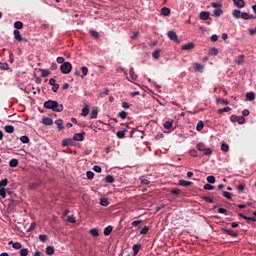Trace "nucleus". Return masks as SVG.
<instances>
[{"instance_id": "19", "label": "nucleus", "mask_w": 256, "mask_h": 256, "mask_svg": "<svg viewBox=\"0 0 256 256\" xmlns=\"http://www.w3.org/2000/svg\"><path fill=\"white\" fill-rule=\"evenodd\" d=\"M42 123H43V125H53V119H51L49 117H44L42 119Z\"/></svg>"}, {"instance_id": "16", "label": "nucleus", "mask_w": 256, "mask_h": 256, "mask_svg": "<svg viewBox=\"0 0 256 256\" xmlns=\"http://www.w3.org/2000/svg\"><path fill=\"white\" fill-rule=\"evenodd\" d=\"M161 13H162V15H164V17H169L171 15V9H169L167 7H163L161 9Z\"/></svg>"}, {"instance_id": "48", "label": "nucleus", "mask_w": 256, "mask_h": 256, "mask_svg": "<svg viewBox=\"0 0 256 256\" xmlns=\"http://www.w3.org/2000/svg\"><path fill=\"white\" fill-rule=\"evenodd\" d=\"M161 53V50L157 49L152 53L153 59H159V55Z\"/></svg>"}, {"instance_id": "22", "label": "nucleus", "mask_w": 256, "mask_h": 256, "mask_svg": "<svg viewBox=\"0 0 256 256\" xmlns=\"http://www.w3.org/2000/svg\"><path fill=\"white\" fill-rule=\"evenodd\" d=\"M129 75L131 76V79H133V81H137V74H135V69L133 67L130 68Z\"/></svg>"}, {"instance_id": "33", "label": "nucleus", "mask_w": 256, "mask_h": 256, "mask_svg": "<svg viewBox=\"0 0 256 256\" xmlns=\"http://www.w3.org/2000/svg\"><path fill=\"white\" fill-rule=\"evenodd\" d=\"M41 72V77L45 78V77H49V75L51 74V72H49V70L47 69H40Z\"/></svg>"}, {"instance_id": "3", "label": "nucleus", "mask_w": 256, "mask_h": 256, "mask_svg": "<svg viewBox=\"0 0 256 256\" xmlns=\"http://www.w3.org/2000/svg\"><path fill=\"white\" fill-rule=\"evenodd\" d=\"M221 231L223 233H226V235H229L230 237H234V238L239 237V234L237 232L233 231L232 229L221 228Z\"/></svg>"}, {"instance_id": "47", "label": "nucleus", "mask_w": 256, "mask_h": 256, "mask_svg": "<svg viewBox=\"0 0 256 256\" xmlns=\"http://www.w3.org/2000/svg\"><path fill=\"white\" fill-rule=\"evenodd\" d=\"M147 233H149V228H148V226H144V227L140 230V235H147Z\"/></svg>"}, {"instance_id": "11", "label": "nucleus", "mask_w": 256, "mask_h": 256, "mask_svg": "<svg viewBox=\"0 0 256 256\" xmlns=\"http://www.w3.org/2000/svg\"><path fill=\"white\" fill-rule=\"evenodd\" d=\"M233 3L238 9H243V7H245V0H233Z\"/></svg>"}, {"instance_id": "12", "label": "nucleus", "mask_w": 256, "mask_h": 256, "mask_svg": "<svg viewBox=\"0 0 256 256\" xmlns=\"http://www.w3.org/2000/svg\"><path fill=\"white\" fill-rule=\"evenodd\" d=\"M178 185H180V187H191V185H193V182L186 181V180H179Z\"/></svg>"}, {"instance_id": "52", "label": "nucleus", "mask_w": 256, "mask_h": 256, "mask_svg": "<svg viewBox=\"0 0 256 256\" xmlns=\"http://www.w3.org/2000/svg\"><path fill=\"white\" fill-rule=\"evenodd\" d=\"M201 199H202L203 201H206V203H213L212 198L209 197V196H201Z\"/></svg>"}, {"instance_id": "34", "label": "nucleus", "mask_w": 256, "mask_h": 256, "mask_svg": "<svg viewBox=\"0 0 256 256\" xmlns=\"http://www.w3.org/2000/svg\"><path fill=\"white\" fill-rule=\"evenodd\" d=\"M82 117H87L89 115V106L86 105L83 109H82V113H81Z\"/></svg>"}, {"instance_id": "6", "label": "nucleus", "mask_w": 256, "mask_h": 256, "mask_svg": "<svg viewBox=\"0 0 256 256\" xmlns=\"http://www.w3.org/2000/svg\"><path fill=\"white\" fill-rule=\"evenodd\" d=\"M182 51H191V49H195V43L188 42L181 46Z\"/></svg>"}, {"instance_id": "38", "label": "nucleus", "mask_w": 256, "mask_h": 256, "mask_svg": "<svg viewBox=\"0 0 256 256\" xmlns=\"http://www.w3.org/2000/svg\"><path fill=\"white\" fill-rule=\"evenodd\" d=\"M205 127V124L203 123V121H199L198 123H197V126H196V130L197 131H203V128Z\"/></svg>"}, {"instance_id": "21", "label": "nucleus", "mask_w": 256, "mask_h": 256, "mask_svg": "<svg viewBox=\"0 0 256 256\" xmlns=\"http://www.w3.org/2000/svg\"><path fill=\"white\" fill-rule=\"evenodd\" d=\"M9 185V180L7 178H4L0 181V189H5Z\"/></svg>"}, {"instance_id": "44", "label": "nucleus", "mask_w": 256, "mask_h": 256, "mask_svg": "<svg viewBox=\"0 0 256 256\" xmlns=\"http://www.w3.org/2000/svg\"><path fill=\"white\" fill-rule=\"evenodd\" d=\"M0 196L2 199H5V197H7V189L0 188Z\"/></svg>"}, {"instance_id": "31", "label": "nucleus", "mask_w": 256, "mask_h": 256, "mask_svg": "<svg viewBox=\"0 0 256 256\" xmlns=\"http://www.w3.org/2000/svg\"><path fill=\"white\" fill-rule=\"evenodd\" d=\"M81 72H82V75H81V78L83 79V77H87L88 73H89V69L85 66L81 67Z\"/></svg>"}, {"instance_id": "45", "label": "nucleus", "mask_w": 256, "mask_h": 256, "mask_svg": "<svg viewBox=\"0 0 256 256\" xmlns=\"http://www.w3.org/2000/svg\"><path fill=\"white\" fill-rule=\"evenodd\" d=\"M0 69L2 71H7V69H9V64L0 62Z\"/></svg>"}, {"instance_id": "10", "label": "nucleus", "mask_w": 256, "mask_h": 256, "mask_svg": "<svg viewBox=\"0 0 256 256\" xmlns=\"http://www.w3.org/2000/svg\"><path fill=\"white\" fill-rule=\"evenodd\" d=\"M41 183V180H38L37 182L30 184L29 189H31V191H35L36 189H39V187H41Z\"/></svg>"}, {"instance_id": "63", "label": "nucleus", "mask_w": 256, "mask_h": 256, "mask_svg": "<svg viewBox=\"0 0 256 256\" xmlns=\"http://www.w3.org/2000/svg\"><path fill=\"white\" fill-rule=\"evenodd\" d=\"M203 153H204V155H211V153H212L211 148H205L203 150Z\"/></svg>"}, {"instance_id": "36", "label": "nucleus", "mask_w": 256, "mask_h": 256, "mask_svg": "<svg viewBox=\"0 0 256 256\" xmlns=\"http://www.w3.org/2000/svg\"><path fill=\"white\" fill-rule=\"evenodd\" d=\"M90 235H92V237H99V230L97 228L91 229Z\"/></svg>"}, {"instance_id": "27", "label": "nucleus", "mask_w": 256, "mask_h": 256, "mask_svg": "<svg viewBox=\"0 0 256 256\" xmlns=\"http://www.w3.org/2000/svg\"><path fill=\"white\" fill-rule=\"evenodd\" d=\"M246 99H247L248 101H254V100H255V93H253V92H247V93H246Z\"/></svg>"}, {"instance_id": "8", "label": "nucleus", "mask_w": 256, "mask_h": 256, "mask_svg": "<svg viewBox=\"0 0 256 256\" xmlns=\"http://www.w3.org/2000/svg\"><path fill=\"white\" fill-rule=\"evenodd\" d=\"M240 19H244L245 21H249L251 19H256V17L253 14H247V12H243L241 14V18Z\"/></svg>"}, {"instance_id": "49", "label": "nucleus", "mask_w": 256, "mask_h": 256, "mask_svg": "<svg viewBox=\"0 0 256 256\" xmlns=\"http://www.w3.org/2000/svg\"><path fill=\"white\" fill-rule=\"evenodd\" d=\"M221 149H222V151H224V153H227V151H229V144L222 143L221 144Z\"/></svg>"}, {"instance_id": "5", "label": "nucleus", "mask_w": 256, "mask_h": 256, "mask_svg": "<svg viewBox=\"0 0 256 256\" xmlns=\"http://www.w3.org/2000/svg\"><path fill=\"white\" fill-rule=\"evenodd\" d=\"M168 35V38L171 40V41H174L175 43H179V38L177 36V32L175 31H169L167 33Z\"/></svg>"}, {"instance_id": "2", "label": "nucleus", "mask_w": 256, "mask_h": 256, "mask_svg": "<svg viewBox=\"0 0 256 256\" xmlns=\"http://www.w3.org/2000/svg\"><path fill=\"white\" fill-rule=\"evenodd\" d=\"M72 69H73V65H71L70 62H64L60 66V71L61 73H63V75H69Z\"/></svg>"}, {"instance_id": "29", "label": "nucleus", "mask_w": 256, "mask_h": 256, "mask_svg": "<svg viewBox=\"0 0 256 256\" xmlns=\"http://www.w3.org/2000/svg\"><path fill=\"white\" fill-rule=\"evenodd\" d=\"M100 205L102 207H109V200H107V198H101L100 199Z\"/></svg>"}, {"instance_id": "57", "label": "nucleus", "mask_w": 256, "mask_h": 256, "mask_svg": "<svg viewBox=\"0 0 256 256\" xmlns=\"http://www.w3.org/2000/svg\"><path fill=\"white\" fill-rule=\"evenodd\" d=\"M12 247H13V249H21V247H23V245H21L20 242H14L12 244Z\"/></svg>"}, {"instance_id": "9", "label": "nucleus", "mask_w": 256, "mask_h": 256, "mask_svg": "<svg viewBox=\"0 0 256 256\" xmlns=\"http://www.w3.org/2000/svg\"><path fill=\"white\" fill-rule=\"evenodd\" d=\"M73 138H66L62 140V147H69L73 145Z\"/></svg>"}, {"instance_id": "62", "label": "nucleus", "mask_w": 256, "mask_h": 256, "mask_svg": "<svg viewBox=\"0 0 256 256\" xmlns=\"http://www.w3.org/2000/svg\"><path fill=\"white\" fill-rule=\"evenodd\" d=\"M17 165H19V161H10L9 162L10 167H17Z\"/></svg>"}, {"instance_id": "14", "label": "nucleus", "mask_w": 256, "mask_h": 256, "mask_svg": "<svg viewBox=\"0 0 256 256\" xmlns=\"http://www.w3.org/2000/svg\"><path fill=\"white\" fill-rule=\"evenodd\" d=\"M209 17H210L209 12H207V11L200 12V19L202 21H207V19H209Z\"/></svg>"}, {"instance_id": "1", "label": "nucleus", "mask_w": 256, "mask_h": 256, "mask_svg": "<svg viewBox=\"0 0 256 256\" xmlns=\"http://www.w3.org/2000/svg\"><path fill=\"white\" fill-rule=\"evenodd\" d=\"M44 109H49L50 111H53L54 113H61L63 109V104H59V102L55 100H47L43 104Z\"/></svg>"}, {"instance_id": "54", "label": "nucleus", "mask_w": 256, "mask_h": 256, "mask_svg": "<svg viewBox=\"0 0 256 256\" xmlns=\"http://www.w3.org/2000/svg\"><path fill=\"white\" fill-rule=\"evenodd\" d=\"M222 194H223V197H225L226 199H228V200L232 199L231 193H229L227 191H223Z\"/></svg>"}, {"instance_id": "13", "label": "nucleus", "mask_w": 256, "mask_h": 256, "mask_svg": "<svg viewBox=\"0 0 256 256\" xmlns=\"http://www.w3.org/2000/svg\"><path fill=\"white\" fill-rule=\"evenodd\" d=\"M243 61H245V55L243 54L235 58L236 65H243Z\"/></svg>"}, {"instance_id": "59", "label": "nucleus", "mask_w": 256, "mask_h": 256, "mask_svg": "<svg viewBox=\"0 0 256 256\" xmlns=\"http://www.w3.org/2000/svg\"><path fill=\"white\" fill-rule=\"evenodd\" d=\"M141 223H143V220H135L131 223V225H133V227H139Z\"/></svg>"}, {"instance_id": "56", "label": "nucleus", "mask_w": 256, "mask_h": 256, "mask_svg": "<svg viewBox=\"0 0 256 256\" xmlns=\"http://www.w3.org/2000/svg\"><path fill=\"white\" fill-rule=\"evenodd\" d=\"M118 117H120V119H127V112L125 111L119 112Z\"/></svg>"}, {"instance_id": "40", "label": "nucleus", "mask_w": 256, "mask_h": 256, "mask_svg": "<svg viewBox=\"0 0 256 256\" xmlns=\"http://www.w3.org/2000/svg\"><path fill=\"white\" fill-rule=\"evenodd\" d=\"M86 176H87V179H89V181H91L94 179L95 173L93 171H87Z\"/></svg>"}, {"instance_id": "39", "label": "nucleus", "mask_w": 256, "mask_h": 256, "mask_svg": "<svg viewBox=\"0 0 256 256\" xmlns=\"http://www.w3.org/2000/svg\"><path fill=\"white\" fill-rule=\"evenodd\" d=\"M229 111H231V108L229 106H227V107H224L222 109H219L218 113H219V115H221L223 113H229Z\"/></svg>"}, {"instance_id": "64", "label": "nucleus", "mask_w": 256, "mask_h": 256, "mask_svg": "<svg viewBox=\"0 0 256 256\" xmlns=\"http://www.w3.org/2000/svg\"><path fill=\"white\" fill-rule=\"evenodd\" d=\"M67 221H68V223H75L76 220L73 216H68Z\"/></svg>"}, {"instance_id": "37", "label": "nucleus", "mask_w": 256, "mask_h": 256, "mask_svg": "<svg viewBox=\"0 0 256 256\" xmlns=\"http://www.w3.org/2000/svg\"><path fill=\"white\" fill-rule=\"evenodd\" d=\"M172 128H173V121H166L164 123V129L169 130V129H172Z\"/></svg>"}, {"instance_id": "46", "label": "nucleus", "mask_w": 256, "mask_h": 256, "mask_svg": "<svg viewBox=\"0 0 256 256\" xmlns=\"http://www.w3.org/2000/svg\"><path fill=\"white\" fill-rule=\"evenodd\" d=\"M203 189H205V191H213V189H215V186L211 184H205Z\"/></svg>"}, {"instance_id": "55", "label": "nucleus", "mask_w": 256, "mask_h": 256, "mask_svg": "<svg viewBox=\"0 0 256 256\" xmlns=\"http://www.w3.org/2000/svg\"><path fill=\"white\" fill-rule=\"evenodd\" d=\"M237 123H239V125L245 124V117L244 116H238Z\"/></svg>"}, {"instance_id": "35", "label": "nucleus", "mask_w": 256, "mask_h": 256, "mask_svg": "<svg viewBox=\"0 0 256 256\" xmlns=\"http://www.w3.org/2000/svg\"><path fill=\"white\" fill-rule=\"evenodd\" d=\"M140 181L142 185H149L151 183V181H149L145 176H141Z\"/></svg>"}, {"instance_id": "20", "label": "nucleus", "mask_w": 256, "mask_h": 256, "mask_svg": "<svg viewBox=\"0 0 256 256\" xmlns=\"http://www.w3.org/2000/svg\"><path fill=\"white\" fill-rule=\"evenodd\" d=\"M4 131L6 133H15V127H13L12 125H6L4 127Z\"/></svg>"}, {"instance_id": "4", "label": "nucleus", "mask_w": 256, "mask_h": 256, "mask_svg": "<svg viewBox=\"0 0 256 256\" xmlns=\"http://www.w3.org/2000/svg\"><path fill=\"white\" fill-rule=\"evenodd\" d=\"M14 34V39L16 41H25L27 43V38H24L23 36H21V32L19 30H14L13 31Z\"/></svg>"}, {"instance_id": "30", "label": "nucleus", "mask_w": 256, "mask_h": 256, "mask_svg": "<svg viewBox=\"0 0 256 256\" xmlns=\"http://www.w3.org/2000/svg\"><path fill=\"white\" fill-rule=\"evenodd\" d=\"M97 115H99V111H97V108H94V109L91 111L90 119H97Z\"/></svg>"}, {"instance_id": "23", "label": "nucleus", "mask_w": 256, "mask_h": 256, "mask_svg": "<svg viewBox=\"0 0 256 256\" xmlns=\"http://www.w3.org/2000/svg\"><path fill=\"white\" fill-rule=\"evenodd\" d=\"M194 70L197 71L198 73H203V65H201L199 63H195Z\"/></svg>"}, {"instance_id": "7", "label": "nucleus", "mask_w": 256, "mask_h": 256, "mask_svg": "<svg viewBox=\"0 0 256 256\" xmlns=\"http://www.w3.org/2000/svg\"><path fill=\"white\" fill-rule=\"evenodd\" d=\"M72 139L73 141H83L85 139V132L74 134Z\"/></svg>"}, {"instance_id": "58", "label": "nucleus", "mask_w": 256, "mask_h": 256, "mask_svg": "<svg viewBox=\"0 0 256 256\" xmlns=\"http://www.w3.org/2000/svg\"><path fill=\"white\" fill-rule=\"evenodd\" d=\"M93 171H95V173H101L103 171V169L101 168V166L95 165L93 167Z\"/></svg>"}, {"instance_id": "53", "label": "nucleus", "mask_w": 256, "mask_h": 256, "mask_svg": "<svg viewBox=\"0 0 256 256\" xmlns=\"http://www.w3.org/2000/svg\"><path fill=\"white\" fill-rule=\"evenodd\" d=\"M39 241H41L42 243H45V241H47V234H40Z\"/></svg>"}, {"instance_id": "51", "label": "nucleus", "mask_w": 256, "mask_h": 256, "mask_svg": "<svg viewBox=\"0 0 256 256\" xmlns=\"http://www.w3.org/2000/svg\"><path fill=\"white\" fill-rule=\"evenodd\" d=\"M206 180L208 183L213 184L215 183V176L213 175L207 176Z\"/></svg>"}, {"instance_id": "60", "label": "nucleus", "mask_w": 256, "mask_h": 256, "mask_svg": "<svg viewBox=\"0 0 256 256\" xmlns=\"http://www.w3.org/2000/svg\"><path fill=\"white\" fill-rule=\"evenodd\" d=\"M20 141L22 143H29V136H21Z\"/></svg>"}, {"instance_id": "24", "label": "nucleus", "mask_w": 256, "mask_h": 256, "mask_svg": "<svg viewBox=\"0 0 256 256\" xmlns=\"http://www.w3.org/2000/svg\"><path fill=\"white\" fill-rule=\"evenodd\" d=\"M55 253V247L47 246L46 247V255H53Z\"/></svg>"}, {"instance_id": "50", "label": "nucleus", "mask_w": 256, "mask_h": 256, "mask_svg": "<svg viewBox=\"0 0 256 256\" xmlns=\"http://www.w3.org/2000/svg\"><path fill=\"white\" fill-rule=\"evenodd\" d=\"M29 255V250L27 248H22L20 250V256H27Z\"/></svg>"}, {"instance_id": "18", "label": "nucleus", "mask_w": 256, "mask_h": 256, "mask_svg": "<svg viewBox=\"0 0 256 256\" xmlns=\"http://www.w3.org/2000/svg\"><path fill=\"white\" fill-rule=\"evenodd\" d=\"M113 233V226H107L104 228V235L107 237Z\"/></svg>"}, {"instance_id": "26", "label": "nucleus", "mask_w": 256, "mask_h": 256, "mask_svg": "<svg viewBox=\"0 0 256 256\" xmlns=\"http://www.w3.org/2000/svg\"><path fill=\"white\" fill-rule=\"evenodd\" d=\"M213 14L215 15V17H221V15H223V9L215 8Z\"/></svg>"}, {"instance_id": "28", "label": "nucleus", "mask_w": 256, "mask_h": 256, "mask_svg": "<svg viewBox=\"0 0 256 256\" xmlns=\"http://www.w3.org/2000/svg\"><path fill=\"white\" fill-rule=\"evenodd\" d=\"M105 182L106 183H115V177H113V175H106Z\"/></svg>"}, {"instance_id": "42", "label": "nucleus", "mask_w": 256, "mask_h": 256, "mask_svg": "<svg viewBox=\"0 0 256 256\" xmlns=\"http://www.w3.org/2000/svg\"><path fill=\"white\" fill-rule=\"evenodd\" d=\"M91 37H93L94 39H99V32L95 31V30H90L89 31Z\"/></svg>"}, {"instance_id": "15", "label": "nucleus", "mask_w": 256, "mask_h": 256, "mask_svg": "<svg viewBox=\"0 0 256 256\" xmlns=\"http://www.w3.org/2000/svg\"><path fill=\"white\" fill-rule=\"evenodd\" d=\"M55 125L57 126L58 131H63L64 126H63V120L62 119L56 120Z\"/></svg>"}, {"instance_id": "43", "label": "nucleus", "mask_w": 256, "mask_h": 256, "mask_svg": "<svg viewBox=\"0 0 256 256\" xmlns=\"http://www.w3.org/2000/svg\"><path fill=\"white\" fill-rule=\"evenodd\" d=\"M14 27H15V29H16L17 31H19V29H21V28L23 27V22H21V21H16V22L14 23Z\"/></svg>"}, {"instance_id": "25", "label": "nucleus", "mask_w": 256, "mask_h": 256, "mask_svg": "<svg viewBox=\"0 0 256 256\" xmlns=\"http://www.w3.org/2000/svg\"><path fill=\"white\" fill-rule=\"evenodd\" d=\"M241 10H234L232 13V17H234V19H241Z\"/></svg>"}, {"instance_id": "61", "label": "nucleus", "mask_w": 256, "mask_h": 256, "mask_svg": "<svg viewBox=\"0 0 256 256\" xmlns=\"http://www.w3.org/2000/svg\"><path fill=\"white\" fill-rule=\"evenodd\" d=\"M218 53H219V50H217V48H212L210 50V55H218Z\"/></svg>"}, {"instance_id": "41", "label": "nucleus", "mask_w": 256, "mask_h": 256, "mask_svg": "<svg viewBox=\"0 0 256 256\" xmlns=\"http://www.w3.org/2000/svg\"><path fill=\"white\" fill-rule=\"evenodd\" d=\"M206 148L207 147L205 146V143H203V142L198 143L196 146V149H198V151H203Z\"/></svg>"}, {"instance_id": "17", "label": "nucleus", "mask_w": 256, "mask_h": 256, "mask_svg": "<svg viewBox=\"0 0 256 256\" xmlns=\"http://www.w3.org/2000/svg\"><path fill=\"white\" fill-rule=\"evenodd\" d=\"M132 249H133V255L136 256L141 250V244H134Z\"/></svg>"}, {"instance_id": "32", "label": "nucleus", "mask_w": 256, "mask_h": 256, "mask_svg": "<svg viewBox=\"0 0 256 256\" xmlns=\"http://www.w3.org/2000/svg\"><path fill=\"white\" fill-rule=\"evenodd\" d=\"M125 133H127V130L118 131L116 133V136L118 137V139H125Z\"/></svg>"}]
</instances>
